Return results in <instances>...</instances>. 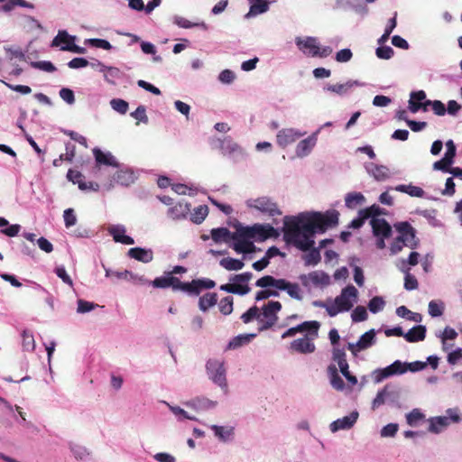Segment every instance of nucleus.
I'll return each mask as SVG.
<instances>
[{"label": "nucleus", "mask_w": 462, "mask_h": 462, "mask_svg": "<svg viewBox=\"0 0 462 462\" xmlns=\"http://www.w3.org/2000/svg\"><path fill=\"white\" fill-rule=\"evenodd\" d=\"M336 210L321 213H301L296 217H285L283 220V236L285 241L300 251H309L303 256L305 264L316 265L320 261L319 251L312 248L316 233H324L338 222Z\"/></svg>", "instance_id": "obj_1"}, {"label": "nucleus", "mask_w": 462, "mask_h": 462, "mask_svg": "<svg viewBox=\"0 0 462 462\" xmlns=\"http://www.w3.org/2000/svg\"><path fill=\"white\" fill-rule=\"evenodd\" d=\"M358 291L353 285H348L344 288L341 293L331 300V305L328 310V315L335 317L340 312L348 311L357 300Z\"/></svg>", "instance_id": "obj_2"}, {"label": "nucleus", "mask_w": 462, "mask_h": 462, "mask_svg": "<svg viewBox=\"0 0 462 462\" xmlns=\"http://www.w3.org/2000/svg\"><path fill=\"white\" fill-rule=\"evenodd\" d=\"M206 370L208 378L226 393L227 382L225 362L221 359H209L207 362Z\"/></svg>", "instance_id": "obj_3"}, {"label": "nucleus", "mask_w": 462, "mask_h": 462, "mask_svg": "<svg viewBox=\"0 0 462 462\" xmlns=\"http://www.w3.org/2000/svg\"><path fill=\"white\" fill-rule=\"evenodd\" d=\"M296 44L308 56L326 58L332 53V49L328 46L320 48L315 37L297 38Z\"/></svg>", "instance_id": "obj_4"}, {"label": "nucleus", "mask_w": 462, "mask_h": 462, "mask_svg": "<svg viewBox=\"0 0 462 462\" xmlns=\"http://www.w3.org/2000/svg\"><path fill=\"white\" fill-rule=\"evenodd\" d=\"M282 310L279 301H269L262 310H259V330L263 331L272 328L277 321L278 312Z\"/></svg>", "instance_id": "obj_5"}, {"label": "nucleus", "mask_w": 462, "mask_h": 462, "mask_svg": "<svg viewBox=\"0 0 462 462\" xmlns=\"http://www.w3.org/2000/svg\"><path fill=\"white\" fill-rule=\"evenodd\" d=\"M374 236L377 238L376 246L379 249L385 247L384 239L392 236V226L389 223L381 217H373L370 220Z\"/></svg>", "instance_id": "obj_6"}, {"label": "nucleus", "mask_w": 462, "mask_h": 462, "mask_svg": "<svg viewBox=\"0 0 462 462\" xmlns=\"http://www.w3.org/2000/svg\"><path fill=\"white\" fill-rule=\"evenodd\" d=\"M399 233L397 236L405 246L415 248L418 245V240L415 236V229L408 222H400L394 225Z\"/></svg>", "instance_id": "obj_7"}, {"label": "nucleus", "mask_w": 462, "mask_h": 462, "mask_svg": "<svg viewBox=\"0 0 462 462\" xmlns=\"http://www.w3.org/2000/svg\"><path fill=\"white\" fill-rule=\"evenodd\" d=\"M301 284L310 290L311 287H323L329 283V276L321 271H314L299 277Z\"/></svg>", "instance_id": "obj_8"}, {"label": "nucleus", "mask_w": 462, "mask_h": 462, "mask_svg": "<svg viewBox=\"0 0 462 462\" xmlns=\"http://www.w3.org/2000/svg\"><path fill=\"white\" fill-rule=\"evenodd\" d=\"M247 205L250 208H254L264 214L271 217L281 215L282 212L278 208L276 203L267 197L258 198L256 199H251L247 201Z\"/></svg>", "instance_id": "obj_9"}, {"label": "nucleus", "mask_w": 462, "mask_h": 462, "mask_svg": "<svg viewBox=\"0 0 462 462\" xmlns=\"http://www.w3.org/2000/svg\"><path fill=\"white\" fill-rule=\"evenodd\" d=\"M375 343V330L370 329L363 334L356 343H348L347 349L356 356L363 350L371 347Z\"/></svg>", "instance_id": "obj_10"}, {"label": "nucleus", "mask_w": 462, "mask_h": 462, "mask_svg": "<svg viewBox=\"0 0 462 462\" xmlns=\"http://www.w3.org/2000/svg\"><path fill=\"white\" fill-rule=\"evenodd\" d=\"M134 180L135 175L134 171L130 170H120L114 174L112 180L104 184V188L106 190L109 191L115 187V184L129 186L134 183Z\"/></svg>", "instance_id": "obj_11"}, {"label": "nucleus", "mask_w": 462, "mask_h": 462, "mask_svg": "<svg viewBox=\"0 0 462 462\" xmlns=\"http://www.w3.org/2000/svg\"><path fill=\"white\" fill-rule=\"evenodd\" d=\"M251 237H247L244 235V230H241L239 233H235L232 236L233 245L232 248L237 254H250L255 251V246L253 242L249 239Z\"/></svg>", "instance_id": "obj_12"}, {"label": "nucleus", "mask_w": 462, "mask_h": 462, "mask_svg": "<svg viewBox=\"0 0 462 462\" xmlns=\"http://www.w3.org/2000/svg\"><path fill=\"white\" fill-rule=\"evenodd\" d=\"M244 235L247 237L264 240L272 236H276L278 234L277 231L270 225H254L252 227L245 228Z\"/></svg>", "instance_id": "obj_13"}, {"label": "nucleus", "mask_w": 462, "mask_h": 462, "mask_svg": "<svg viewBox=\"0 0 462 462\" xmlns=\"http://www.w3.org/2000/svg\"><path fill=\"white\" fill-rule=\"evenodd\" d=\"M305 134L306 132H300L294 128H283L277 133L276 143L279 146L285 148Z\"/></svg>", "instance_id": "obj_14"}, {"label": "nucleus", "mask_w": 462, "mask_h": 462, "mask_svg": "<svg viewBox=\"0 0 462 462\" xmlns=\"http://www.w3.org/2000/svg\"><path fill=\"white\" fill-rule=\"evenodd\" d=\"M315 338L313 336H304L297 338L291 342L290 349L300 354H311L316 350V346L313 342Z\"/></svg>", "instance_id": "obj_15"}, {"label": "nucleus", "mask_w": 462, "mask_h": 462, "mask_svg": "<svg viewBox=\"0 0 462 462\" xmlns=\"http://www.w3.org/2000/svg\"><path fill=\"white\" fill-rule=\"evenodd\" d=\"M358 417H359L358 411H354L350 414L332 421L329 424V430L332 433H336L338 430H350L354 427V425L357 421Z\"/></svg>", "instance_id": "obj_16"}, {"label": "nucleus", "mask_w": 462, "mask_h": 462, "mask_svg": "<svg viewBox=\"0 0 462 462\" xmlns=\"http://www.w3.org/2000/svg\"><path fill=\"white\" fill-rule=\"evenodd\" d=\"M366 172L376 181H385L393 175L391 170L385 165H379L374 162L365 164Z\"/></svg>", "instance_id": "obj_17"}, {"label": "nucleus", "mask_w": 462, "mask_h": 462, "mask_svg": "<svg viewBox=\"0 0 462 462\" xmlns=\"http://www.w3.org/2000/svg\"><path fill=\"white\" fill-rule=\"evenodd\" d=\"M321 128L318 129L315 133L310 135L308 138L301 140L296 146L295 153L298 157L303 158L309 155L318 140V134Z\"/></svg>", "instance_id": "obj_18"}, {"label": "nucleus", "mask_w": 462, "mask_h": 462, "mask_svg": "<svg viewBox=\"0 0 462 462\" xmlns=\"http://www.w3.org/2000/svg\"><path fill=\"white\" fill-rule=\"evenodd\" d=\"M365 84L358 80H347L345 83L328 84L324 87L325 91L336 93L339 96L346 95L354 87H363Z\"/></svg>", "instance_id": "obj_19"}, {"label": "nucleus", "mask_w": 462, "mask_h": 462, "mask_svg": "<svg viewBox=\"0 0 462 462\" xmlns=\"http://www.w3.org/2000/svg\"><path fill=\"white\" fill-rule=\"evenodd\" d=\"M108 233L113 236L116 243L124 245H134V240L125 235V227L123 225H112L107 228Z\"/></svg>", "instance_id": "obj_20"}, {"label": "nucleus", "mask_w": 462, "mask_h": 462, "mask_svg": "<svg viewBox=\"0 0 462 462\" xmlns=\"http://www.w3.org/2000/svg\"><path fill=\"white\" fill-rule=\"evenodd\" d=\"M278 291H286L287 294L293 300H303V291L300 286L296 282H291L285 279H282L280 288Z\"/></svg>", "instance_id": "obj_21"}, {"label": "nucleus", "mask_w": 462, "mask_h": 462, "mask_svg": "<svg viewBox=\"0 0 462 462\" xmlns=\"http://www.w3.org/2000/svg\"><path fill=\"white\" fill-rule=\"evenodd\" d=\"M93 154L97 162V165H107L115 168L119 167V163L116 157L109 152H104L98 148L93 149Z\"/></svg>", "instance_id": "obj_22"}, {"label": "nucleus", "mask_w": 462, "mask_h": 462, "mask_svg": "<svg viewBox=\"0 0 462 462\" xmlns=\"http://www.w3.org/2000/svg\"><path fill=\"white\" fill-rule=\"evenodd\" d=\"M399 270L405 274L404 277V288L407 291H412L418 288V281L414 275L410 273V267L406 266V261L399 260L397 263Z\"/></svg>", "instance_id": "obj_23"}, {"label": "nucleus", "mask_w": 462, "mask_h": 462, "mask_svg": "<svg viewBox=\"0 0 462 462\" xmlns=\"http://www.w3.org/2000/svg\"><path fill=\"white\" fill-rule=\"evenodd\" d=\"M189 211L190 208L188 203L179 202L168 209V216L173 220H180L186 218Z\"/></svg>", "instance_id": "obj_24"}, {"label": "nucleus", "mask_w": 462, "mask_h": 462, "mask_svg": "<svg viewBox=\"0 0 462 462\" xmlns=\"http://www.w3.org/2000/svg\"><path fill=\"white\" fill-rule=\"evenodd\" d=\"M328 375L329 378V383L335 390L343 392L346 389V384L338 374L337 368L334 365H328Z\"/></svg>", "instance_id": "obj_25"}, {"label": "nucleus", "mask_w": 462, "mask_h": 462, "mask_svg": "<svg viewBox=\"0 0 462 462\" xmlns=\"http://www.w3.org/2000/svg\"><path fill=\"white\" fill-rule=\"evenodd\" d=\"M128 255L137 261L143 263H150L152 261L153 254L151 249H144L141 247H134L128 251Z\"/></svg>", "instance_id": "obj_26"}, {"label": "nucleus", "mask_w": 462, "mask_h": 462, "mask_svg": "<svg viewBox=\"0 0 462 462\" xmlns=\"http://www.w3.org/2000/svg\"><path fill=\"white\" fill-rule=\"evenodd\" d=\"M250 3V10L245 14L246 18L256 16L266 13L269 10V3L267 0H248Z\"/></svg>", "instance_id": "obj_27"}, {"label": "nucleus", "mask_w": 462, "mask_h": 462, "mask_svg": "<svg viewBox=\"0 0 462 462\" xmlns=\"http://www.w3.org/2000/svg\"><path fill=\"white\" fill-rule=\"evenodd\" d=\"M320 324L319 321H304L294 328V330L297 333L309 332L308 336H313V337H318L319 329Z\"/></svg>", "instance_id": "obj_28"}, {"label": "nucleus", "mask_w": 462, "mask_h": 462, "mask_svg": "<svg viewBox=\"0 0 462 462\" xmlns=\"http://www.w3.org/2000/svg\"><path fill=\"white\" fill-rule=\"evenodd\" d=\"M429 421V431L436 434L441 432L449 425L448 418L446 416L430 418Z\"/></svg>", "instance_id": "obj_29"}, {"label": "nucleus", "mask_w": 462, "mask_h": 462, "mask_svg": "<svg viewBox=\"0 0 462 462\" xmlns=\"http://www.w3.org/2000/svg\"><path fill=\"white\" fill-rule=\"evenodd\" d=\"M426 337V328L424 326L419 325L411 328L407 333H404V338L408 342L422 341Z\"/></svg>", "instance_id": "obj_30"}, {"label": "nucleus", "mask_w": 462, "mask_h": 462, "mask_svg": "<svg viewBox=\"0 0 462 462\" xmlns=\"http://www.w3.org/2000/svg\"><path fill=\"white\" fill-rule=\"evenodd\" d=\"M190 293L199 294L203 289H212L216 286V282L213 280L204 278L193 280L191 282Z\"/></svg>", "instance_id": "obj_31"}, {"label": "nucleus", "mask_w": 462, "mask_h": 462, "mask_svg": "<svg viewBox=\"0 0 462 462\" xmlns=\"http://www.w3.org/2000/svg\"><path fill=\"white\" fill-rule=\"evenodd\" d=\"M256 337V334L251 333V334H240L235 337H233L227 346L228 349H236L240 346H243L249 342H251L252 339H254Z\"/></svg>", "instance_id": "obj_32"}, {"label": "nucleus", "mask_w": 462, "mask_h": 462, "mask_svg": "<svg viewBox=\"0 0 462 462\" xmlns=\"http://www.w3.org/2000/svg\"><path fill=\"white\" fill-rule=\"evenodd\" d=\"M0 228L1 233L4 235L14 237L18 235L21 230V226L18 224L9 225V222L5 217H0Z\"/></svg>", "instance_id": "obj_33"}, {"label": "nucleus", "mask_w": 462, "mask_h": 462, "mask_svg": "<svg viewBox=\"0 0 462 462\" xmlns=\"http://www.w3.org/2000/svg\"><path fill=\"white\" fill-rule=\"evenodd\" d=\"M394 189L402 193H406L411 197L422 198L425 194L424 190L420 187L413 186L412 184H400L397 185Z\"/></svg>", "instance_id": "obj_34"}, {"label": "nucleus", "mask_w": 462, "mask_h": 462, "mask_svg": "<svg viewBox=\"0 0 462 462\" xmlns=\"http://www.w3.org/2000/svg\"><path fill=\"white\" fill-rule=\"evenodd\" d=\"M217 302V295L215 292H208L201 296L199 300V308L202 311H207L209 308Z\"/></svg>", "instance_id": "obj_35"}, {"label": "nucleus", "mask_w": 462, "mask_h": 462, "mask_svg": "<svg viewBox=\"0 0 462 462\" xmlns=\"http://www.w3.org/2000/svg\"><path fill=\"white\" fill-rule=\"evenodd\" d=\"M365 201V199L361 192H349L345 198L346 207L352 209L362 205Z\"/></svg>", "instance_id": "obj_36"}, {"label": "nucleus", "mask_w": 462, "mask_h": 462, "mask_svg": "<svg viewBox=\"0 0 462 462\" xmlns=\"http://www.w3.org/2000/svg\"><path fill=\"white\" fill-rule=\"evenodd\" d=\"M186 405L192 407L196 410H209L217 406V402L211 401L207 398H198L194 401L187 402Z\"/></svg>", "instance_id": "obj_37"}, {"label": "nucleus", "mask_w": 462, "mask_h": 462, "mask_svg": "<svg viewBox=\"0 0 462 462\" xmlns=\"http://www.w3.org/2000/svg\"><path fill=\"white\" fill-rule=\"evenodd\" d=\"M75 37L70 36L66 31H60L55 38L52 40V47H60L64 45H71Z\"/></svg>", "instance_id": "obj_38"}, {"label": "nucleus", "mask_w": 462, "mask_h": 462, "mask_svg": "<svg viewBox=\"0 0 462 462\" xmlns=\"http://www.w3.org/2000/svg\"><path fill=\"white\" fill-rule=\"evenodd\" d=\"M233 234L226 227L213 228L211 237L216 243L227 242L232 239Z\"/></svg>", "instance_id": "obj_39"}, {"label": "nucleus", "mask_w": 462, "mask_h": 462, "mask_svg": "<svg viewBox=\"0 0 462 462\" xmlns=\"http://www.w3.org/2000/svg\"><path fill=\"white\" fill-rule=\"evenodd\" d=\"M219 264L227 271H239L245 266L242 260L230 257L221 259Z\"/></svg>", "instance_id": "obj_40"}, {"label": "nucleus", "mask_w": 462, "mask_h": 462, "mask_svg": "<svg viewBox=\"0 0 462 462\" xmlns=\"http://www.w3.org/2000/svg\"><path fill=\"white\" fill-rule=\"evenodd\" d=\"M282 279H275L274 277L271 275H265L262 278L258 279L255 282V285L257 287L261 288H269L273 287L278 290L281 285Z\"/></svg>", "instance_id": "obj_41"}, {"label": "nucleus", "mask_w": 462, "mask_h": 462, "mask_svg": "<svg viewBox=\"0 0 462 462\" xmlns=\"http://www.w3.org/2000/svg\"><path fill=\"white\" fill-rule=\"evenodd\" d=\"M173 23L180 28L189 29L192 27H200L203 30L208 29V25L204 23H191L184 17L176 15L173 17Z\"/></svg>", "instance_id": "obj_42"}, {"label": "nucleus", "mask_w": 462, "mask_h": 462, "mask_svg": "<svg viewBox=\"0 0 462 462\" xmlns=\"http://www.w3.org/2000/svg\"><path fill=\"white\" fill-rule=\"evenodd\" d=\"M217 142L219 143V149L224 154L235 152L240 148L230 137H225L222 140L219 139Z\"/></svg>", "instance_id": "obj_43"}, {"label": "nucleus", "mask_w": 462, "mask_h": 462, "mask_svg": "<svg viewBox=\"0 0 462 462\" xmlns=\"http://www.w3.org/2000/svg\"><path fill=\"white\" fill-rule=\"evenodd\" d=\"M208 214V208L206 205H200L194 208L190 215V220L195 224H200Z\"/></svg>", "instance_id": "obj_44"}, {"label": "nucleus", "mask_w": 462, "mask_h": 462, "mask_svg": "<svg viewBox=\"0 0 462 462\" xmlns=\"http://www.w3.org/2000/svg\"><path fill=\"white\" fill-rule=\"evenodd\" d=\"M219 289L223 291L238 295H245L251 291V288L242 287L238 284H234L232 282L231 283L222 284Z\"/></svg>", "instance_id": "obj_45"}, {"label": "nucleus", "mask_w": 462, "mask_h": 462, "mask_svg": "<svg viewBox=\"0 0 462 462\" xmlns=\"http://www.w3.org/2000/svg\"><path fill=\"white\" fill-rule=\"evenodd\" d=\"M396 314L403 319H406L408 320H411L414 322H420L421 321V315L416 312H412L410 310H408L405 306H400L396 309Z\"/></svg>", "instance_id": "obj_46"}, {"label": "nucleus", "mask_w": 462, "mask_h": 462, "mask_svg": "<svg viewBox=\"0 0 462 462\" xmlns=\"http://www.w3.org/2000/svg\"><path fill=\"white\" fill-rule=\"evenodd\" d=\"M253 273L246 272L240 274H235L230 277L229 281L234 284H238L239 286L250 288L248 286L249 281L252 279Z\"/></svg>", "instance_id": "obj_47"}, {"label": "nucleus", "mask_w": 462, "mask_h": 462, "mask_svg": "<svg viewBox=\"0 0 462 462\" xmlns=\"http://www.w3.org/2000/svg\"><path fill=\"white\" fill-rule=\"evenodd\" d=\"M69 448L77 459H85L89 455V452L87 449V448L79 443L70 442Z\"/></svg>", "instance_id": "obj_48"}, {"label": "nucleus", "mask_w": 462, "mask_h": 462, "mask_svg": "<svg viewBox=\"0 0 462 462\" xmlns=\"http://www.w3.org/2000/svg\"><path fill=\"white\" fill-rule=\"evenodd\" d=\"M211 429L214 430L215 435L223 441L228 440L233 434L232 428H225L223 426L212 425Z\"/></svg>", "instance_id": "obj_49"}, {"label": "nucleus", "mask_w": 462, "mask_h": 462, "mask_svg": "<svg viewBox=\"0 0 462 462\" xmlns=\"http://www.w3.org/2000/svg\"><path fill=\"white\" fill-rule=\"evenodd\" d=\"M233 304L234 300L231 296H226L223 298L218 302L219 311L225 316L230 315L233 312Z\"/></svg>", "instance_id": "obj_50"}, {"label": "nucleus", "mask_w": 462, "mask_h": 462, "mask_svg": "<svg viewBox=\"0 0 462 462\" xmlns=\"http://www.w3.org/2000/svg\"><path fill=\"white\" fill-rule=\"evenodd\" d=\"M393 375L392 372L391 365H388L382 369H376L372 373V376L375 383H381L385 378Z\"/></svg>", "instance_id": "obj_51"}, {"label": "nucleus", "mask_w": 462, "mask_h": 462, "mask_svg": "<svg viewBox=\"0 0 462 462\" xmlns=\"http://www.w3.org/2000/svg\"><path fill=\"white\" fill-rule=\"evenodd\" d=\"M393 375L392 372L391 365H388L382 369H376L372 373V376L375 383H381L385 378Z\"/></svg>", "instance_id": "obj_52"}, {"label": "nucleus", "mask_w": 462, "mask_h": 462, "mask_svg": "<svg viewBox=\"0 0 462 462\" xmlns=\"http://www.w3.org/2000/svg\"><path fill=\"white\" fill-rule=\"evenodd\" d=\"M166 404L169 407L170 411L176 416L178 420L182 421L184 420H196L195 417L189 416L188 414V412L186 411H184L183 409H181L180 407L173 406L167 402H166Z\"/></svg>", "instance_id": "obj_53"}, {"label": "nucleus", "mask_w": 462, "mask_h": 462, "mask_svg": "<svg viewBox=\"0 0 462 462\" xmlns=\"http://www.w3.org/2000/svg\"><path fill=\"white\" fill-rule=\"evenodd\" d=\"M385 301L380 296L372 298L368 303V309L372 313H377L383 310Z\"/></svg>", "instance_id": "obj_54"}, {"label": "nucleus", "mask_w": 462, "mask_h": 462, "mask_svg": "<svg viewBox=\"0 0 462 462\" xmlns=\"http://www.w3.org/2000/svg\"><path fill=\"white\" fill-rule=\"evenodd\" d=\"M259 308L253 306L247 311L242 314L241 319L244 323L247 324L254 319H256L259 322Z\"/></svg>", "instance_id": "obj_55"}, {"label": "nucleus", "mask_w": 462, "mask_h": 462, "mask_svg": "<svg viewBox=\"0 0 462 462\" xmlns=\"http://www.w3.org/2000/svg\"><path fill=\"white\" fill-rule=\"evenodd\" d=\"M111 107L121 115H125L128 110V103L124 99L113 98L110 101Z\"/></svg>", "instance_id": "obj_56"}, {"label": "nucleus", "mask_w": 462, "mask_h": 462, "mask_svg": "<svg viewBox=\"0 0 462 462\" xmlns=\"http://www.w3.org/2000/svg\"><path fill=\"white\" fill-rule=\"evenodd\" d=\"M23 347L25 351H33L35 348V340L33 335L27 331L23 332Z\"/></svg>", "instance_id": "obj_57"}, {"label": "nucleus", "mask_w": 462, "mask_h": 462, "mask_svg": "<svg viewBox=\"0 0 462 462\" xmlns=\"http://www.w3.org/2000/svg\"><path fill=\"white\" fill-rule=\"evenodd\" d=\"M368 314L366 309L363 306H357L352 312L351 318L354 322H361L367 319Z\"/></svg>", "instance_id": "obj_58"}, {"label": "nucleus", "mask_w": 462, "mask_h": 462, "mask_svg": "<svg viewBox=\"0 0 462 462\" xmlns=\"http://www.w3.org/2000/svg\"><path fill=\"white\" fill-rule=\"evenodd\" d=\"M171 283L172 284H171V287L174 291H187V292L190 293V289H191L190 282H180V280L179 278L172 276Z\"/></svg>", "instance_id": "obj_59"}, {"label": "nucleus", "mask_w": 462, "mask_h": 462, "mask_svg": "<svg viewBox=\"0 0 462 462\" xmlns=\"http://www.w3.org/2000/svg\"><path fill=\"white\" fill-rule=\"evenodd\" d=\"M456 156V146L452 140H448L446 143V152L443 156L445 161L449 162V163H454V158Z\"/></svg>", "instance_id": "obj_60"}, {"label": "nucleus", "mask_w": 462, "mask_h": 462, "mask_svg": "<svg viewBox=\"0 0 462 462\" xmlns=\"http://www.w3.org/2000/svg\"><path fill=\"white\" fill-rule=\"evenodd\" d=\"M444 306L443 303H438L434 300L430 301L429 303V314L431 317H439L443 314Z\"/></svg>", "instance_id": "obj_61"}, {"label": "nucleus", "mask_w": 462, "mask_h": 462, "mask_svg": "<svg viewBox=\"0 0 462 462\" xmlns=\"http://www.w3.org/2000/svg\"><path fill=\"white\" fill-rule=\"evenodd\" d=\"M55 273L57 276L61 279V281L68 284L69 287H73V281L70 276L67 273L64 266H58L55 268Z\"/></svg>", "instance_id": "obj_62"}, {"label": "nucleus", "mask_w": 462, "mask_h": 462, "mask_svg": "<svg viewBox=\"0 0 462 462\" xmlns=\"http://www.w3.org/2000/svg\"><path fill=\"white\" fill-rule=\"evenodd\" d=\"M387 386H385L383 390L379 391L375 396V398L374 399L373 402H372V409L373 410H375L377 409L378 407H380L382 404L384 403L385 402V397L388 395V393H387Z\"/></svg>", "instance_id": "obj_63"}, {"label": "nucleus", "mask_w": 462, "mask_h": 462, "mask_svg": "<svg viewBox=\"0 0 462 462\" xmlns=\"http://www.w3.org/2000/svg\"><path fill=\"white\" fill-rule=\"evenodd\" d=\"M375 53L379 59L389 60L393 57L394 51L390 46H380L376 49Z\"/></svg>", "instance_id": "obj_64"}]
</instances>
